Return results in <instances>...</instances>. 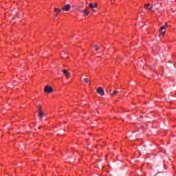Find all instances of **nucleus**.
<instances>
[{"instance_id": "1", "label": "nucleus", "mask_w": 176, "mask_h": 176, "mask_svg": "<svg viewBox=\"0 0 176 176\" xmlns=\"http://www.w3.org/2000/svg\"><path fill=\"white\" fill-rule=\"evenodd\" d=\"M148 6H151V4L146 3L144 5V9L146 10H151V12H156V10H160V8H162V3H156L153 6H151L150 8H148Z\"/></svg>"}, {"instance_id": "2", "label": "nucleus", "mask_w": 176, "mask_h": 176, "mask_svg": "<svg viewBox=\"0 0 176 176\" xmlns=\"http://www.w3.org/2000/svg\"><path fill=\"white\" fill-rule=\"evenodd\" d=\"M83 8H85V5L83 3H80V6L76 7V10L80 12L82 14L83 17H87V16H89V10L87 8L80 10V9H83Z\"/></svg>"}, {"instance_id": "3", "label": "nucleus", "mask_w": 176, "mask_h": 176, "mask_svg": "<svg viewBox=\"0 0 176 176\" xmlns=\"http://www.w3.org/2000/svg\"><path fill=\"white\" fill-rule=\"evenodd\" d=\"M44 91L45 93H47L48 94H50V93L53 92V88H52V87L47 85L45 88H44Z\"/></svg>"}, {"instance_id": "4", "label": "nucleus", "mask_w": 176, "mask_h": 176, "mask_svg": "<svg viewBox=\"0 0 176 176\" xmlns=\"http://www.w3.org/2000/svg\"><path fill=\"white\" fill-rule=\"evenodd\" d=\"M98 4H97V3H95L94 4H93V3L89 4V8L91 9L92 12H96L94 8H98Z\"/></svg>"}, {"instance_id": "5", "label": "nucleus", "mask_w": 176, "mask_h": 176, "mask_svg": "<svg viewBox=\"0 0 176 176\" xmlns=\"http://www.w3.org/2000/svg\"><path fill=\"white\" fill-rule=\"evenodd\" d=\"M97 93L100 94V96H104V94H105V91H104V89L102 87H98L97 89Z\"/></svg>"}, {"instance_id": "6", "label": "nucleus", "mask_w": 176, "mask_h": 176, "mask_svg": "<svg viewBox=\"0 0 176 176\" xmlns=\"http://www.w3.org/2000/svg\"><path fill=\"white\" fill-rule=\"evenodd\" d=\"M69 9H71V5L69 4H67L62 8V10H63V12H69Z\"/></svg>"}, {"instance_id": "7", "label": "nucleus", "mask_w": 176, "mask_h": 176, "mask_svg": "<svg viewBox=\"0 0 176 176\" xmlns=\"http://www.w3.org/2000/svg\"><path fill=\"white\" fill-rule=\"evenodd\" d=\"M54 12H55V13H56V14L54 16V17H57V16H58V14H60V13L61 12V9L55 8L54 9Z\"/></svg>"}, {"instance_id": "8", "label": "nucleus", "mask_w": 176, "mask_h": 176, "mask_svg": "<svg viewBox=\"0 0 176 176\" xmlns=\"http://www.w3.org/2000/svg\"><path fill=\"white\" fill-rule=\"evenodd\" d=\"M166 27L167 25H165L160 28V32L162 34V35H164L166 34V31H163V30H166Z\"/></svg>"}, {"instance_id": "9", "label": "nucleus", "mask_w": 176, "mask_h": 176, "mask_svg": "<svg viewBox=\"0 0 176 176\" xmlns=\"http://www.w3.org/2000/svg\"><path fill=\"white\" fill-rule=\"evenodd\" d=\"M63 72L64 75L66 76V78H69V76H71V74H69V72H68V70L63 69Z\"/></svg>"}, {"instance_id": "10", "label": "nucleus", "mask_w": 176, "mask_h": 176, "mask_svg": "<svg viewBox=\"0 0 176 176\" xmlns=\"http://www.w3.org/2000/svg\"><path fill=\"white\" fill-rule=\"evenodd\" d=\"M38 116H39V118H43V116H45V113L42 111H39Z\"/></svg>"}, {"instance_id": "11", "label": "nucleus", "mask_w": 176, "mask_h": 176, "mask_svg": "<svg viewBox=\"0 0 176 176\" xmlns=\"http://www.w3.org/2000/svg\"><path fill=\"white\" fill-rule=\"evenodd\" d=\"M118 93H119L118 91H113V92L111 94L112 96H116Z\"/></svg>"}, {"instance_id": "12", "label": "nucleus", "mask_w": 176, "mask_h": 176, "mask_svg": "<svg viewBox=\"0 0 176 176\" xmlns=\"http://www.w3.org/2000/svg\"><path fill=\"white\" fill-rule=\"evenodd\" d=\"M95 49H96V52H98V50H100V47L95 45Z\"/></svg>"}, {"instance_id": "13", "label": "nucleus", "mask_w": 176, "mask_h": 176, "mask_svg": "<svg viewBox=\"0 0 176 176\" xmlns=\"http://www.w3.org/2000/svg\"><path fill=\"white\" fill-rule=\"evenodd\" d=\"M84 82L85 83H89V78H85Z\"/></svg>"}, {"instance_id": "14", "label": "nucleus", "mask_w": 176, "mask_h": 176, "mask_svg": "<svg viewBox=\"0 0 176 176\" xmlns=\"http://www.w3.org/2000/svg\"><path fill=\"white\" fill-rule=\"evenodd\" d=\"M138 61H139V64H140V63H142V58H139Z\"/></svg>"}, {"instance_id": "15", "label": "nucleus", "mask_w": 176, "mask_h": 176, "mask_svg": "<svg viewBox=\"0 0 176 176\" xmlns=\"http://www.w3.org/2000/svg\"><path fill=\"white\" fill-rule=\"evenodd\" d=\"M39 111H42V107L41 106L38 107V112Z\"/></svg>"}, {"instance_id": "16", "label": "nucleus", "mask_w": 176, "mask_h": 176, "mask_svg": "<svg viewBox=\"0 0 176 176\" xmlns=\"http://www.w3.org/2000/svg\"><path fill=\"white\" fill-rule=\"evenodd\" d=\"M113 1L115 0H111V3H113Z\"/></svg>"}, {"instance_id": "17", "label": "nucleus", "mask_w": 176, "mask_h": 176, "mask_svg": "<svg viewBox=\"0 0 176 176\" xmlns=\"http://www.w3.org/2000/svg\"><path fill=\"white\" fill-rule=\"evenodd\" d=\"M140 118H141V119H142L143 116H140Z\"/></svg>"}, {"instance_id": "18", "label": "nucleus", "mask_w": 176, "mask_h": 176, "mask_svg": "<svg viewBox=\"0 0 176 176\" xmlns=\"http://www.w3.org/2000/svg\"><path fill=\"white\" fill-rule=\"evenodd\" d=\"M148 8H151L150 6H148Z\"/></svg>"}]
</instances>
